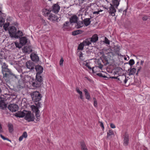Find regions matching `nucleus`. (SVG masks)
<instances>
[{
  "instance_id": "09e8293b",
  "label": "nucleus",
  "mask_w": 150,
  "mask_h": 150,
  "mask_svg": "<svg viewBox=\"0 0 150 150\" xmlns=\"http://www.w3.org/2000/svg\"><path fill=\"white\" fill-rule=\"evenodd\" d=\"M63 61H64V60H63V58H62L60 59V62H59V64L61 66L63 65Z\"/></svg>"
},
{
  "instance_id": "052dcab7",
  "label": "nucleus",
  "mask_w": 150,
  "mask_h": 150,
  "mask_svg": "<svg viewBox=\"0 0 150 150\" xmlns=\"http://www.w3.org/2000/svg\"><path fill=\"white\" fill-rule=\"evenodd\" d=\"M97 74L98 76L100 77H102L103 76L102 74L101 73H98Z\"/></svg>"
},
{
  "instance_id": "864d4df0",
  "label": "nucleus",
  "mask_w": 150,
  "mask_h": 150,
  "mask_svg": "<svg viewBox=\"0 0 150 150\" xmlns=\"http://www.w3.org/2000/svg\"><path fill=\"white\" fill-rule=\"evenodd\" d=\"M110 126L112 128H115V125L112 123H111L110 124Z\"/></svg>"
},
{
  "instance_id": "58836bf2",
  "label": "nucleus",
  "mask_w": 150,
  "mask_h": 150,
  "mask_svg": "<svg viewBox=\"0 0 150 150\" xmlns=\"http://www.w3.org/2000/svg\"><path fill=\"white\" fill-rule=\"evenodd\" d=\"M134 64V62L133 59H130L129 62V64L130 65L132 66Z\"/></svg>"
},
{
  "instance_id": "6e6d98bb",
  "label": "nucleus",
  "mask_w": 150,
  "mask_h": 150,
  "mask_svg": "<svg viewBox=\"0 0 150 150\" xmlns=\"http://www.w3.org/2000/svg\"><path fill=\"white\" fill-rule=\"evenodd\" d=\"M97 101H94V105L95 107H96L97 106Z\"/></svg>"
},
{
  "instance_id": "1a4fd4ad",
  "label": "nucleus",
  "mask_w": 150,
  "mask_h": 150,
  "mask_svg": "<svg viewBox=\"0 0 150 150\" xmlns=\"http://www.w3.org/2000/svg\"><path fill=\"white\" fill-rule=\"evenodd\" d=\"M35 104L36 105V106L34 105H32L30 108L33 112H37L38 111H39L38 108L40 107V103L38 102L37 103H35Z\"/></svg>"
},
{
  "instance_id": "4c0bfd02",
  "label": "nucleus",
  "mask_w": 150,
  "mask_h": 150,
  "mask_svg": "<svg viewBox=\"0 0 150 150\" xmlns=\"http://www.w3.org/2000/svg\"><path fill=\"white\" fill-rule=\"evenodd\" d=\"M15 43L16 47L19 48H21L22 46H23L22 45H21L20 43L19 44L17 42H15Z\"/></svg>"
},
{
  "instance_id": "ddd939ff",
  "label": "nucleus",
  "mask_w": 150,
  "mask_h": 150,
  "mask_svg": "<svg viewBox=\"0 0 150 150\" xmlns=\"http://www.w3.org/2000/svg\"><path fill=\"white\" fill-rule=\"evenodd\" d=\"M30 57L32 61L36 62H38L39 60V58L37 54L34 53H32L30 55Z\"/></svg>"
},
{
  "instance_id": "a878e982",
  "label": "nucleus",
  "mask_w": 150,
  "mask_h": 150,
  "mask_svg": "<svg viewBox=\"0 0 150 150\" xmlns=\"http://www.w3.org/2000/svg\"><path fill=\"white\" fill-rule=\"evenodd\" d=\"M51 11H50L49 10H47L46 9H44L43 11V15L45 16H48L50 14V13Z\"/></svg>"
},
{
  "instance_id": "0e129e2a",
  "label": "nucleus",
  "mask_w": 150,
  "mask_h": 150,
  "mask_svg": "<svg viewBox=\"0 0 150 150\" xmlns=\"http://www.w3.org/2000/svg\"><path fill=\"white\" fill-rule=\"evenodd\" d=\"M93 100H94V101H97L96 99L95 98H93Z\"/></svg>"
},
{
  "instance_id": "37998d69",
  "label": "nucleus",
  "mask_w": 150,
  "mask_h": 150,
  "mask_svg": "<svg viewBox=\"0 0 150 150\" xmlns=\"http://www.w3.org/2000/svg\"><path fill=\"white\" fill-rule=\"evenodd\" d=\"M8 67V66L5 63L3 65H1L2 70H3L4 69Z\"/></svg>"
},
{
  "instance_id": "7c9ffc66",
  "label": "nucleus",
  "mask_w": 150,
  "mask_h": 150,
  "mask_svg": "<svg viewBox=\"0 0 150 150\" xmlns=\"http://www.w3.org/2000/svg\"><path fill=\"white\" fill-rule=\"evenodd\" d=\"M8 130L10 133L12 132L13 130V125L11 124H9L8 125Z\"/></svg>"
},
{
  "instance_id": "13d9d810",
  "label": "nucleus",
  "mask_w": 150,
  "mask_h": 150,
  "mask_svg": "<svg viewBox=\"0 0 150 150\" xmlns=\"http://www.w3.org/2000/svg\"><path fill=\"white\" fill-rule=\"evenodd\" d=\"M99 12H100V11H96L93 12V14H99Z\"/></svg>"
},
{
  "instance_id": "de8ad7c7",
  "label": "nucleus",
  "mask_w": 150,
  "mask_h": 150,
  "mask_svg": "<svg viewBox=\"0 0 150 150\" xmlns=\"http://www.w3.org/2000/svg\"><path fill=\"white\" fill-rule=\"evenodd\" d=\"M98 123L100 124V126L103 129H104V126L103 123L100 121H99Z\"/></svg>"
},
{
  "instance_id": "69168bd1",
  "label": "nucleus",
  "mask_w": 150,
  "mask_h": 150,
  "mask_svg": "<svg viewBox=\"0 0 150 150\" xmlns=\"http://www.w3.org/2000/svg\"><path fill=\"white\" fill-rule=\"evenodd\" d=\"M110 78H112V79H114V78H115L114 76H112V77H110Z\"/></svg>"
},
{
  "instance_id": "aec40b11",
  "label": "nucleus",
  "mask_w": 150,
  "mask_h": 150,
  "mask_svg": "<svg viewBox=\"0 0 150 150\" xmlns=\"http://www.w3.org/2000/svg\"><path fill=\"white\" fill-rule=\"evenodd\" d=\"M116 11V10L115 8V7L111 5L110 8L109 13H110L112 16H114L115 15V13Z\"/></svg>"
},
{
  "instance_id": "bf43d9fd",
  "label": "nucleus",
  "mask_w": 150,
  "mask_h": 150,
  "mask_svg": "<svg viewBox=\"0 0 150 150\" xmlns=\"http://www.w3.org/2000/svg\"><path fill=\"white\" fill-rule=\"evenodd\" d=\"M35 112L36 113V117H39L40 116V115L39 114V111H38L37 112Z\"/></svg>"
},
{
  "instance_id": "412c9836",
  "label": "nucleus",
  "mask_w": 150,
  "mask_h": 150,
  "mask_svg": "<svg viewBox=\"0 0 150 150\" xmlns=\"http://www.w3.org/2000/svg\"><path fill=\"white\" fill-rule=\"evenodd\" d=\"M83 24L86 26H87L89 25L91 22L90 19L89 18H86L83 21Z\"/></svg>"
},
{
  "instance_id": "a211bd4d",
  "label": "nucleus",
  "mask_w": 150,
  "mask_h": 150,
  "mask_svg": "<svg viewBox=\"0 0 150 150\" xmlns=\"http://www.w3.org/2000/svg\"><path fill=\"white\" fill-rule=\"evenodd\" d=\"M26 110H24L23 111H18L16 113V116L19 117H22L25 116L26 112Z\"/></svg>"
},
{
  "instance_id": "6ab92c4d",
  "label": "nucleus",
  "mask_w": 150,
  "mask_h": 150,
  "mask_svg": "<svg viewBox=\"0 0 150 150\" xmlns=\"http://www.w3.org/2000/svg\"><path fill=\"white\" fill-rule=\"evenodd\" d=\"M78 19V17L76 15H73L70 18V21L71 23H76Z\"/></svg>"
},
{
  "instance_id": "8fccbe9b",
  "label": "nucleus",
  "mask_w": 150,
  "mask_h": 150,
  "mask_svg": "<svg viewBox=\"0 0 150 150\" xmlns=\"http://www.w3.org/2000/svg\"><path fill=\"white\" fill-rule=\"evenodd\" d=\"M148 18L147 16H144L142 18V20L144 21L146 20Z\"/></svg>"
},
{
  "instance_id": "39448f33",
  "label": "nucleus",
  "mask_w": 150,
  "mask_h": 150,
  "mask_svg": "<svg viewBox=\"0 0 150 150\" xmlns=\"http://www.w3.org/2000/svg\"><path fill=\"white\" fill-rule=\"evenodd\" d=\"M90 45V43L89 41L88 40H86L79 45L78 49L81 50H83L84 46L89 45Z\"/></svg>"
},
{
  "instance_id": "393cba45",
  "label": "nucleus",
  "mask_w": 150,
  "mask_h": 150,
  "mask_svg": "<svg viewBox=\"0 0 150 150\" xmlns=\"http://www.w3.org/2000/svg\"><path fill=\"white\" fill-rule=\"evenodd\" d=\"M83 91L85 93V96L86 98L88 100L90 99V96L87 90L86 89H84L83 90Z\"/></svg>"
},
{
  "instance_id": "dca6fc26",
  "label": "nucleus",
  "mask_w": 150,
  "mask_h": 150,
  "mask_svg": "<svg viewBox=\"0 0 150 150\" xmlns=\"http://www.w3.org/2000/svg\"><path fill=\"white\" fill-rule=\"evenodd\" d=\"M48 19L53 22H54L56 21H57V17L55 15L50 14L49 16Z\"/></svg>"
},
{
  "instance_id": "c85d7f7f",
  "label": "nucleus",
  "mask_w": 150,
  "mask_h": 150,
  "mask_svg": "<svg viewBox=\"0 0 150 150\" xmlns=\"http://www.w3.org/2000/svg\"><path fill=\"white\" fill-rule=\"evenodd\" d=\"M81 145L82 150H88L86 145L83 142H81Z\"/></svg>"
},
{
  "instance_id": "4be33fe9",
  "label": "nucleus",
  "mask_w": 150,
  "mask_h": 150,
  "mask_svg": "<svg viewBox=\"0 0 150 150\" xmlns=\"http://www.w3.org/2000/svg\"><path fill=\"white\" fill-rule=\"evenodd\" d=\"M20 42L21 44L23 46L27 42V39L25 37H23L20 38Z\"/></svg>"
},
{
  "instance_id": "f3484780",
  "label": "nucleus",
  "mask_w": 150,
  "mask_h": 150,
  "mask_svg": "<svg viewBox=\"0 0 150 150\" xmlns=\"http://www.w3.org/2000/svg\"><path fill=\"white\" fill-rule=\"evenodd\" d=\"M118 80L120 81L121 83L123 81L125 83H126L127 81V79H126L125 75H124L120 76V77L118 78Z\"/></svg>"
},
{
  "instance_id": "72a5a7b5",
  "label": "nucleus",
  "mask_w": 150,
  "mask_h": 150,
  "mask_svg": "<svg viewBox=\"0 0 150 150\" xmlns=\"http://www.w3.org/2000/svg\"><path fill=\"white\" fill-rule=\"evenodd\" d=\"M77 23V28H80L82 27L83 26V21H81V22H79L76 23Z\"/></svg>"
},
{
  "instance_id": "9b49d317",
  "label": "nucleus",
  "mask_w": 150,
  "mask_h": 150,
  "mask_svg": "<svg viewBox=\"0 0 150 150\" xmlns=\"http://www.w3.org/2000/svg\"><path fill=\"white\" fill-rule=\"evenodd\" d=\"M60 8V6L58 4H54L52 6V11L54 13H57L59 12Z\"/></svg>"
},
{
  "instance_id": "ea45409f",
  "label": "nucleus",
  "mask_w": 150,
  "mask_h": 150,
  "mask_svg": "<svg viewBox=\"0 0 150 150\" xmlns=\"http://www.w3.org/2000/svg\"><path fill=\"white\" fill-rule=\"evenodd\" d=\"M1 137L4 140H7L10 142H11V140L8 139V138L5 137L2 134H1L0 135Z\"/></svg>"
},
{
  "instance_id": "a19ab883",
  "label": "nucleus",
  "mask_w": 150,
  "mask_h": 150,
  "mask_svg": "<svg viewBox=\"0 0 150 150\" xmlns=\"http://www.w3.org/2000/svg\"><path fill=\"white\" fill-rule=\"evenodd\" d=\"M104 42L107 44L109 45L110 44V41L106 37L105 38V41Z\"/></svg>"
},
{
  "instance_id": "bb28decb",
  "label": "nucleus",
  "mask_w": 150,
  "mask_h": 150,
  "mask_svg": "<svg viewBox=\"0 0 150 150\" xmlns=\"http://www.w3.org/2000/svg\"><path fill=\"white\" fill-rule=\"evenodd\" d=\"M2 13L0 11V26H1L4 21V18L2 17Z\"/></svg>"
},
{
  "instance_id": "2eb2a0df",
  "label": "nucleus",
  "mask_w": 150,
  "mask_h": 150,
  "mask_svg": "<svg viewBox=\"0 0 150 150\" xmlns=\"http://www.w3.org/2000/svg\"><path fill=\"white\" fill-rule=\"evenodd\" d=\"M124 139L123 141V145L127 146L128 145L129 143V135L127 133H125L124 135Z\"/></svg>"
},
{
  "instance_id": "5fc2aeb1",
  "label": "nucleus",
  "mask_w": 150,
  "mask_h": 150,
  "mask_svg": "<svg viewBox=\"0 0 150 150\" xmlns=\"http://www.w3.org/2000/svg\"><path fill=\"white\" fill-rule=\"evenodd\" d=\"M81 53L80 54V56H79V58L80 59H81L82 60H83L82 57H83V54L82 52H80Z\"/></svg>"
},
{
  "instance_id": "4468645a",
  "label": "nucleus",
  "mask_w": 150,
  "mask_h": 150,
  "mask_svg": "<svg viewBox=\"0 0 150 150\" xmlns=\"http://www.w3.org/2000/svg\"><path fill=\"white\" fill-rule=\"evenodd\" d=\"M32 51V49L31 46L29 45L26 46L24 47L23 49V52L29 53Z\"/></svg>"
},
{
  "instance_id": "f704fd0d",
  "label": "nucleus",
  "mask_w": 150,
  "mask_h": 150,
  "mask_svg": "<svg viewBox=\"0 0 150 150\" xmlns=\"http://www.w3.org/2000/svg\"><path fill=\"white\" fill-rule=\"evenodd\" d=\"M80 30H77L74 31H73L72 33V34L73 35H76L79 34L80 33Z\"/></svg>"
},
{
  "instance_id": "4d7b16f0",
  "label": "nucleus",
  "mask_w": 150,
  "mask_h": 150,
  "mask_svg": "<svg viewBox=\"0 0 150 150\" xmlns=\"http://www.w3.org/2000/svg\"><path fill=\"white\" fill-rule=\"evenodd\" d=\"M23 137L22 136H20V137H19V139H18L19 141H21L23 140Z\"/></svg>"
},
{
  "instance_id": "0eeeda50",
  "label": "nucleus",
  "mask_w": 150,
  "mask_h": 150,
  "mask_svg": "<svg viewBox=\"0 0 150 150\" xmlns=\"http://www.w3.org/2000/svg\"><path fill=\"white\" fill-rule=\"evenodd\" d=\"M35 69L37 71L36 76H41V74L43 72V68L42 67L39 65L35 66Z\"/></svg>"
},
{
  "instance_id": "680f3d73",
  "label": "nucleus",
  "mask_w": 150,
  "mask_h": 150,
  "mask_svg": "<svg viewBox=\"0 0 150 150\" xmlns=\"http://www.w3.org/2000/svg\"><path fill=\"white\" fill-rule=\"evenodd\" d=\"M142 69V67H140L137 70V73H136V75H137L138 72L140 70Z\"/></svg>"
},
{
  "instance_id": "7ed1b4c3",
  "label": "nucleus",
  "mask_w": 150,
  "mask_h": 150,
  "mask_svg": "<svg viewBox=\"0 0 150 150\" xmlns=\"http://www.w3.org/2000/svg\"><path fill=\"white\" fill-rule=\"evenodd\" d=\"M25 119L28 121H33L34 120V117L33 115L31 114L30 112L25 111Z\"/></svg>"
},
{
  "instance_id": "5701e85b",
  "label": "nucleus",
  "mask_w": 150,
  "mask_h": 150,
  "mask_svg": "<svg viewBox=\"0 0 150 150\" xmlns=\"http://www.w3.org/2000/svg\"><path fill=\"white\" fill-rule=\"evenodd\" d=\"M23 35V33L22 31L18 30L17 32H16L15 35L14 36L13 38H20Z\"/></svg>"
},
{
  "instance_id": "9d476101",
  "label": "nucleus",
  "mask_w": 150,
  "mask_h": 150,
  "mask_svg": "<svg viewBox=\"0 0 150 150\" xmlns=\"http://www.w3.org/2000/svg\"><path fill=\"white\" fill-rule=\"evenodd\" d=\"M26 66L27 67L30 69L32 70L35 67L34 63L31 61H29L26 63Z\"/></svg>"
},
{
  "instance_id": "c9c22d12",
  "label": "nucleus",
  "mask_w": 150,
  "mask_h": 150,
  "mask_svg": "<svg viewBox=\"0 0 150 150\" xmlns=\"http://www.w3.org/2000/svg\"><path fill=\"white\" fill-rule=\"evenodd\" d=\"M10 71H11V70L9 69H8V67L2 70V73L6 72H8V73H9V72H10Z\"/></svg>"
},
{
  "instance_id": "423d86ee",
  "label": "nucleus",
  "mask_w": 150,
  "mask_h": 150,
  "mask_svg": "<svg viewBox=\"0 0 150 150\" xmlns=\"http://www.w3.org/2000/svg\"><path fill=\"white\" fill-rule=\"evenodd\" d=\"M8 109L11 112H16L18 110V107L15 104H11L8 105Z\"/></svg>"
},
{
  "instance_id": "a18cd8bd",
  "label": "nucleus",
  "mask_w": 150,
  "mask_h": 150,
  "mask_svg": "<svg viewBox=\"0 0 150 150\" xmlns=\"http://www.w3.org/2000/svg\"><path fill=\"white\" fill-rule=\"evenodd\" d=\"M5 63L4 62V60L3 59H0V64L1 66L4 64Z\"/></svg>"
},
{
  "instance_id": "e2e57ef3",
  "label": "nucleus",
  "mask_w": 150,
  "mask_h": 150,
  "mask_svg": "<svg viewBox=\"0 0 150 150\" xmlns=\"http://www.w3.org/2000/svg\"><path fill=\"white\" fill-rule=\"evenodd\" d=\"M144 62V61H141V62L140 64L141 65H143V63Z\"/></svg>"
},
{
  "instance_id": "f8f14e48",
  "label": "nucleus",
  "mask_w": 150,
  "mask_h": 150,
  "mask_svg": "<svg viewBox=\"0 0 150 150\" xmlns=\"http://www.w3.org/2000/svg\"><path fill=\"white\" fill-rule=\"evenodd\" d=\"M3 78L7 81H8V80L7 79H5V78H9L10 76V75H12L15 76L16 78V76H15L14 74L13 73H12L11 71H10L9 73L8 72H6V73H3Z\"/></svg>"
},
{
  "instance_id": "79ce46f5",
  "label": "nucleus",
  "mask_w": 150,
  "mask_h": 150,
  "mask_svg": "<svg viewBox=\"0 0 150 150\" xmlns=\"http://www.w3.org/2000/svg\"><path fill=\"white\" fill-rule=\"evenodd\" d=\"M21 136H22L23 137V138H26L28 136L26 132H24L23 133L22 135Z\"/></svg>"
},
{
  "instance_id": "b1692460",
  "label": "nucleus",
  "mask_w": 150,
  "mask_h": 150,
  "mask_svg": "<svg viewBox=\"0 0 150 150\" xmlns=\"http://www.w3.org/2000/svg\"><path fill=\"white\" fill-rule=\"evenodd\" d=\"M7 105L4 102H0V108L2 110L6 109Z\"/></svg>"
},
{
  "instance_id": "cd10ccee",
  "label": "nucleus",
  "mask_w": 150,
  "mask_h": 150,
  "mask_svg": "<svg viewBox=\"0 0 150 150\" xmlns=\"http://www.w3.org/2000/svg\"><path fill=\"white\" fill-rule=\"evenodd\" d=\"M119 0H113L112 1L113 6L117 8L119 5Z\"/></svg>"
},
{
  "instance_id": "3c124183",
  "label": "nucleus",
  "mask_w": 150,
  "mask_h": 150,
  "mask_svg": "<svg viewBox=\"0 0 150 150\" xmlns=\"http://www.w3.org/2000/svg\"><path fill=\"white\" fill-rule=\"evenodd\" d=\"M69 21H67L65 22V23H64L63 25L64 26H67L68 25H69Z\"/></svg>"
},
{
  "instance_id": "603ef678",
  "label": "nucleus",
  "mask_w": 150,
  "mask_h": 150,
  "mask_svg": "<svg viewBox=\"0 0 150 150\" xmlns=\"http://www.w3.org/2000/svg\"><path fill=\"white\" fill-rule=\"evenodd\" d=\"M98 67L100 69H102L103 67V65L100 63L98 64Z\"/></svg>"
},
{
  "instance_id": "f257e3e1",
  "label": "nucleus",
  "mask_w": 150,
  "mask_h": 150,
  "mask_svg": "<svg viewBox=\"0 0 150 150\" xmlns=\"http://www.w3.org/2000/svg\"><path fill=\"white\" fill-rule=\"evenodd\" d=\"M31 96L32 100L35 102H38L41 100L42 96L39 92L37 91L31 93Z\"/></svg>"
},
{
  "instance_id": "c03bdc74",
  "label": "nucleus",
  "mask_w": 150,
  "mask_h": 150,
  "mask_svg": "<svg viewBox=\"0 0 150 150\" xmlns=\"http://www.w3.org/2000/svg\"><path fill=\"white\" fill-rule=\"evenodd\" d=\"M83 65L87 67L89 69H91V67L89 66L87 62H86L85 63H84Z\"/></svg>"
},
{
  "instance_id": "6e6552de",
  "label": "nucleus",
  "mask_w": 150,
  "mask_h": 150,
  "mask_svg": "<svg viewBox=\"0 0 150 150\" xmlns=\"http://www.w3.org/2000/svg\"><path fill=\"white\" fill-rule=\"evenodd\" d=\"M86 40H88L90 43V44L91 42H96L98 40V35L96 34H95L91 38L87 39Z\"/></svg>"
},
{
  "instance_id": "338daca9",
  "label": "nucleus",
  "mask_w": 150,
  "mask_h": 150,
  "mask_svg": "<svg viewBox=\"0 0 150 150\" xmlns=\"http://www.w3.org/2000/svg\"><path fill=\"white\" fill-rule=\"evenodd\" d=\"M115 78L114 79H118V78L117 77H115Z\"/></svg>"
},
{
  "instance_id": "20e7f679",
  "label": "nucleus",
  "mask_w": 150,
  "mask_h": 150,
  "mask_svg": "<svg viewBox=\"0 0 150 150\" xmlns=\"http://www.w3.org/2000/svg\"><path fill=\"white\" fill-rule=\"evenodd\" d=\"M9 28V33L10 36L11 37L13 38L16 35L17 29L15 27L13 26L10 27Z\"/></svg>"
},
{
  "instance_id": "f03ea898",
  "label": "nucleus",
  "mask_w": 150,
  "mask_h": 150,
  "mask_svg": "<svg viewBox=\"0 0 150 150\" xmlns=\"http://www.w3.org/2000/svg\"><path fill=\"white\" fill-rule=\"evenodd\" d=\"M43 78L42 76H36L35 80L32 83V86L34 87L38 88L42 84Z\"/></svg>"
},
{
  "instance_id": "774afa93",
  "label": "nucleus",
  "mask_w": 150,
  "mask_h": 150,
  "mask_svg": "<svg viewBox=\"0 0 150 150\" xmlns=\"http://www.w3.org/2000/svg\"><path fill=\"white\" fill-rule=\"evenodd\" d=\"M102 77H103L104 78H106V76H103Z\"/></svg>"
},
{
  "instance_id": "e433bc0d",
  "label": "nucleus",
  "mask_w": 150,
  "mask_h": 150,
  "mask_svg": "<svg viewBox=\"0 0 150 150\" xmlns=\"http://www.w3.org/2000/svg\"><path fill=\"white\" fill-rule=\"evenodd\" d=\"M9 25V23H6L4 24V29L6 30H7V28Z\"/></svg>"
},
{
  "instance_id": "c756f323",
  "label": "nucleus",
  "mask_w": 150,
  "mask_h": 150,
  "mask_svg": "<svg viewBox=\"0 0 150 150\" xmlns=\"http://www.w3.org/2000/svg\"><path fill=\"white\" fill-rule=\"evenodd\" d=\"M76 90L77 92L79 94L80 98L81 99H83V96L82 95V92L79 89V88L78 87H77L76 88Z\"/></svg>"
},
{
  "instance_id": "49530a36",
  "label": "nucleus",
  "mask_w": 150,
  "mask_h": 150,
  "mask_svg": "<svg viewBox=\"0 0 150 150\" xmlns=\"http://www.w3.org/2000/svg\"><path fill=\"white\" fill-rule=\"evenodd\" d=\"M4 53V52L2 51H1L0 52V59H3V58L4 57V55H3Z\"/></svg>"
},
{
  "instance_id": "2f4dec72",
  "label": "nucleus",
  "mask_w": 150,
  "mask_h": 150,
  "mask_svg": "<svg viewBox=\"0 0 150 150\" xmlns=\"http://www.w3.org/2000/svg\"><path fill=\"white\" fill-rule=\"evenodd\" d=\"M136 71V69L134 68H133L131 69L130 70V71H129V76L131 75H134V74H135V73Z\"/></svg>"
},
{
  "instance_id": "473e14b6",
  "label": "nucleus",
  "mask_w": 150,
  "mask_h": 150,
  "mask_svg": "<svg viewBox=\"0 0 150 150\" xmlns=\"http://www.w3.org/2000/svg\"><path fill=\"white\" fill-rule=\"evenodd\" d=\"M114 134L113 131L112 130H109L108 132H107V138H109V136Z\"/></svg>"
}]
</instances>
